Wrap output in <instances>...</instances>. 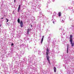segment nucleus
<instances>
[{
  "instance_id": "6",
  "label": "nucleus",
  "mask_w": 74,
  "mask_h": 74,
  "mask_svg": "<svg viewBox=\"0 0 74 74\" xmlns=\"http://www.w3.org/2000/svg\"><path fill=\"white\" fill-rule=\"evenodd\" d=\"M54 71L55 73H56V67H54Z\"/></svg>"
},
{
  "instance_id": "11",
  "label": "nucleus",
  "mask_w": 74,
  "mask_h": 74,
  "mask_svg": "<svg viewBox=\"0 0 74 74\" xmlns=\"http://www.w3.org/2000/svg\"><path fill=\"white\" fill-rule=\"evenodd\" d=\"M6 19L7 20V22H8V19H7V18H6Z\"/></svg>"
},
{
  "instance_id": "16",
  "label": "nucleus",
  "mask_w": 74,
  "mask_h": 74,
  "mask_svg": "<svg viewBox=\"0 0 74 74\" xmlns=\"http://www.w3.org/2000/svg\"><path fill=\"white\" fill-rule=\"evenodd\" d=\"M53 23H54V21H53Z\"/></svg>"
},
{
  "instance_id": "1",
  "label": "nucleus",
  "mask_w": 74,
  "mask_h": 74,
  "mask_svg": "<svg viewBox=\"0 0 74 74\" xmlns=\"http://www.w3.org/2000/svg\"><path fill=\"white\" fill-rule=\"evenodd\" d=\"M73 36L72 35H71L69 37V41L70 42L71 44V47H74V43H73Z\"/></svg>"
},
{
  "instance_id": "9",
  "label": "nucleus",
  "mask_w": 74,
  "mask_h": 74,
  "mask_svg": "<svg viewBox=\"0 0 74 74\" xmlns=\"http://www.w3.org/2000/svg\"><path fill=\"white\" fill-rule=\"evenodd\" d=\"M44 39V38H42L41 40V44L42 43V42H43V40Z\"/></svg>"
},
{
  "instance_id": "17",
  "label": "nucleus",
  "mask_w": 74,
  "mask_h": 74,
  "mask_svg": "<svg viewBox=\"0 0 74 74\" xmlns=\"http://www.w3.org/2000/svg\"><path fill=\"white\" fill-rule=\"evenodd\" d=\"M1 25H0V27H1Z\"/></svg>"
},
{
  "instance_id": "13",
  "label": "nucleus",
  "mask_w": 74,
  "mask_h": 74,
  "mask_svg": "<svg viewBox=\"0 0 74 74\" xmlns=\"http://www.w3.org/2000/svg\"><path fill=\"white\" fill-rule=\"evenodd\" d=\"M44 38V36H43L42 37V38Z\"/></svg>"
},
{
  "instance_id": "7",
  "label": "nucleus",
  "mask_w": 74,
  "mask_h": 74,
  "mask_svg": "<svg viewBox=\"0 0 74 74\" xmlns=\"http://www.w3.org/2000/svg\"><path fill=\"white\" fill-rule=\"evenodd\" d=\"M58 16H61V12H59L58 13Z\"/></svg>"
},
{
  "instance_id": "4",
  "label": "nucleus",
  "mask_w": 74,
  "mask_h": 74,
  "mask_svg": "<svg viewBox=\"0 0 74 74\" xmlns=\"http://www.w3.org/2000/svg\"><path fill=\"white\" fill-rule=\"evenodd\" d=\"M46 58L49 63H50V60H49V58H50L49 56H46Z\"/></svg>"
},
{
  "instance_id": "12",
  "label": "nucleus",
  "mask_w": 74,
  "mask_h": 74,
  "mask_svg": "<svg viewBox=\"0 0 74 74\" xmlns=\"http://www.w3.org/2000/svg\"><path fill=\"white\" fill-rule=\"evenodd\" d=\"M13 45H14V44L12 43L11 44V46H12Z\"/></svg>"
},
{
  "instance_id": "2",
  "label": "nucleus",
  "mask_w": 74,
  "mask_h": 74,
  "mask_svg": "<svg viewBox=\"0 0 74 74\" xmlns=\"http://www.w3.org/2000/svg\"><path fill=\"white\" fill-rule=\"evenodd\" d=\"M18 23H20V26L21 27H23V22L22 21H21L20 22V19L18 18L17 20Z\"/></svg>"
},
{
  "instance_id": "10",
  "label": "nucleus",
  "mask_w": 74,
  "mask_h": 74,
  "mask_svg": "<svg viewBox=\"0 0 74 74\" xmlns=\"http://www.w3.org/2000/svg\"><path fill=\"white\" fill-rule=\"evenodd\" d=\"M29 28L28 29V30H27V33H28V34H29Z\"/></svg>"
},
{
  "instance_id": "14",
  "label": "nucleus",
  "mask_w": 74,
  "mask_h": 74,
  "mask_svg": "<svg viewBox=\"0 0 74 74\" xmlns=\"http://www.w3.org/2000/svg\"><path fill=\"white\" fill-rule=\"evenodd\" d=\"M31 27H32V25H31Z\"/></svg>"
},
{
  "instance_id": "5",
  "label": "nucleus",
  "mask_w": 74,
  "mask_h": 74,
  "mask_svg": "<svg viewBox=\"0 0 74 74\" xmlns=\"http://www.w3.org/2000/svg\"><path fill=\"white\" fill-rule=\"evenodd\" d=\"M21 8V5H19L18 8V9L17 11L18 12H19V10H20V9Z\"/></svg>"
},
{
  "instance_id": "8",
  "label": "nucleus",
  "mask_w": 74,
  "mask_h": 74,
  "mask_svg": "<svg viewBox=\"0 0 74 74\" xmlns=\"http://www.w3.org/2000/svg\"><path fill=\"white\" fill-rule=\"evenodd\" d=\"M68 51H69V44H68V46L67 47V53H68Z\"/></svg>"
},
{
  "instance_id": "18",
  "label": "nucleus",
  "mask_w": 74,
  "mask_h": 74,
  "mask_svg": "<svg viewBox=\"0 0 74 74\" xmlns=\"http://www.w3.org/2000/svg\"><path fill=\"white\" fill-rule=\"evenodd\" d=\"M1 19H3V18H1Z\"/></svg>"
},
{
  "instance_id": "15",
  "label": "nucleus",
  "mask_w": 74,
  "mask_h": 74,
  "mask_svg": "<svg viewBox=\"0 0 74 74\" xmlns=\"http://www.w3.org/2000/svg\"><path fill=\"white\" fill-rule=\"evenodd\" d=\"M14 3H15V0H14Z\"/></svg>"
},
{
  "instance_id": "19",
  "label": "nucleus",
  "mask_w": 74,
  "mask_h": 74,
  "mask_svg": "<svg viewBox=\"0 0 74 74\" xmlns=\"http://www.w3.org/2000/svg\"><path fill=\"white\" fill-rule=\"evenodd\" d=\"M1 29V28H0V29Z\"/></svg>"
},
{
  "instance_id": "3",
  "label": "nucleus",
  "mask_w": 74,
  "mask_h": 74,
  "mask_svg": "<svg viewBox=\"0 0 74 74\" xmlns=\"http://www.w3.org/2000/svg\"><path fill=\"white\" fill-rule=\"evenodd\" d=\"M49 49H48V48H47L46 51L47 56H48V54H49Z\"/></svg>"
}]
</instances>
